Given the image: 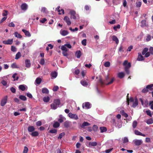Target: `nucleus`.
I'll use <instances>...</instances> for the list:
<instances>
[{
  "label": "nucleus",
  "instance_id": "obj_16",
  "mask_svg": "<svg viewBox=\"0 0 153 153\" xmlns=\"http://www.w3.org/2000/svg\"><path fill=\"white\" fill-rule=\"evenodd\" d=\"M27 130L29 132H32L35 130V128L33 126H30L28 127Z\"/></svg>",
  "mask_w": 153,
  "mask_h": 153
},
{
  "label": "nucleus",
  "instance_id": "obj_40",
  "mask_svg": "<svg viewBox=\"0 0 153 153\" xmlns=\"http://www.w3.org/2000/svg\"><path fill=\"white\" fill-rule=\"evenodd\" d=\"M21 56V54L19 52L16 54L15 59H18L20 58Z\"/></svg>",
  "mask_w": 153,
  "mask_h": 153
},
{
  "label": "nucleus",
  "instance_id": "obj_7",
  "mask_svg": "<svg viewBox=\"0 0 153 153\" xmlns=\"http://www.w3.org/2000/svg\"><path fill=\"white\" fill-rule=\"evenodd\" d=\"M13 39H8L7 40L3 41L2 42L5 45H11L13 43Z\"/></svg>",
  "mask_w": 153,
  "mask_h": 153
},
{
  "label": "nucleus",
  "instance_id": "obj_49",
  "mask_svg": "<svg viewBox=\"0 0 153 153\" xmlns=\"http://www.w3.org/2000/svg\"><path fill=\"white\" fill-rule=\"evenodd\" d=\"M146 113L150 117H152V114L151 113V111L150 110H146Z\"/></svg>",
  "mask_w": 153,
  "mask_h": 153
},
{
  "label": "nucleus",
  "instance_id": "obj_57",
  "mask_svg": "<svg viewBox=\"0 0 153 153\" xmlns=\"http://www.w3.org/2000/svg\"><path fill=\"white\" fill-rule=\"evenodd\" d=\"M11 67L13 68H17V66L16 63H13L11 65Z\"/></svg>",
  "mask_w": 153,
  "mask_h": 153
},
{
  "label": "nucleus",
  "instance_id": "obj_52",
  "mask_svg": "<svg viewBox=\"0 0 153 153\" xmlns=\"http://www.w3.org/2000/svg\"><path fill=\"white\" fill-rule=\"evenodd\" d=\"M82 44L84 46H85L86 45V39H84L81 42Z\"/></svg>",
  "mask_w": 153,
  "mask_h": 153
},
{
  "label": "nucleus",
  "instance_id": "obj_59",
  "mask_svg": "<svg viewBox=\"0 0 153 153\" xmlns=\"http://www.w3.org/2000/svg\"><path fill=\"white\" fill-rule=\"evenodd\" d=\"M149 105L151 106V108L152 109H153V101H151L149 102Z\"/></svg>",
  "mask_w": 153,
  "mask_h": 153
},
{
  "label": "nucleus",
  "instance_id": "obj_43",
  "mask_svg": "<svg viewBox=\"0 0 153 153\" xmlns=\"http://www.w3.org/2000/svg\"><path fill=\"white\" fill-rule=\"evenodd\" d=\"M148 124H150L153 123V120L152 119H149L147 120L146 122Z\"/></svg>",
  "mask_w": 153,
  "mask_h": 153
},
{
  "label": "nucleus",
  "instance_id": "obj_18",
  "mask_svg": "<svg viewBox=\"0 0 153 153\" xmlns=\"http://www.w3.org/2000/svg\"><path fill=\"white\" fill-rule=\"evenodd\" d=\"M42 92L43 94H48L49 93L48 89L46 88H43L42 89Z\"/></svg>",
  "mask_w": 153,
  "mask_h": 153
},
{
  "label": "nucleus",
  "instance_id": "obj_20",
  "mask_svg": "<svg viewBox=\"0 0 153 153\" xmlns=\"http://www.w3.org/2000/svg\"><path fill=\"white\" fill-rule=\"evenodd\" d=\"M97 145V143L96 142H90L88 144V146L89 147L92 146H95Z\"/></svg>",
  "mask_w": 153,
  "mask_h": 153
},
{
  "label": "nucleus",
  "instance_id": "obj_32",
  "mask_svg": "<svg viewBox=\"0 0 153 153\" xmlns=\"http://www.w3.org/2000/svg\"><path fill=\"white\" fill-rule=\"evenodd\" d=\"M65 133L64 132H62V133L60 134L59 137H58V139H61L63 136L65 135Z\"/></svg>",
  "mask_w": 153,
  "mask_h": 153
},
{
  "label": "nucleus",
  "instance_id": "obj_63",
  "mask_svg": "<svg viewBox=\"0 0 153 153\" xmlns=\"http://www.w3.org/2000/svg\"><path fill=\"white\" fill-rule=\"evenodd\" d=\"M151 36L149 35H148L147 36V37H146V40L147 41H149L150 40H151Z\"/></svg>",
  "mask_w": 153,
  "mask_h": 153
},
{
  "label": "nucleus",
  "instance_id": "obj_3",
  "mask_svg": "<svg viewBox=\"0 0 153 153\" xmlns=\"http://www.w3.org/2000/svg\"><path fill=\"white\" fill-rule=\"evenodd\" d=\"M71 15V18L75 19H76V17H77L78 15L76 13V12L74 10H71L70 12Z\"/></svg>",
  "mask_w": 153,
  "mask_h": 153
},
{
  "label": "nucleus",
  "instance_id": "obj_60",
  "mask_svg": "<svg viewBox=\"0 0 153 153\" xmlns=\"http://www.w3.org/2000/svg\"><path fill=\"white\" fill-rule=\"evenodd\" d=\"M97 128L98 127L97 125H94L93 126V129L94 131H96L97 130Z\"/></svg>",
  "mask_w": 153,
  "mask_h": 153
},
{
  "label": "nucleus",
  "instance_id": "obj_51",
  "mask_svg": "<svg viewBox=\"0 0 153 153\" xmlns=\"http://www.w3.org/2000/svg\"><path fill=\"white\" fill-rule=\"evenodd\" d=\"M28 151V148L26 146H25L23 152V153H27Z\"/></svg>",
  "mask_w": 153,
  "mask_h": 153
},
{
  "label": "nucleus",
  "instance_id": "obj_62",
  "mask_svg": "<svg viewBox=\"0 0 153 153\" xmlns=\"http://www.w3.org/2000/svg\"><path fill=\"white\" fill-rule=\"evenodd\" d=\"M11 50L13 52H16V47L13 46L11 47Z\"/></svg>",
  "mask_w": 153,
  "mask_h": 153
},
{
  "label": "nucleus",
  "instance_id": "obj_14",
  "mask_svg": "<svg viewBox=\"0 0 153 153\" xmlns=\"http://www.w3.org/2000/svg\"><path fill=\"white\" fill-rule=\"evenodd\" d=\"M111 38L113 41H115L117 44H118L119 40L116 36L115 35L111 37Z\"/></svg>",
  "mask_w": 153,
  "mask_h": 153
},
{
  "label": "nucleus",
  "instance_id": "obj_15",
  "mask_svg": "<svg viewBox=\"0 0 153 153\" xmlns=\"http://www.w3.org/2000/svg\"><path fill=\"white\" fill-rule=\"evenodd\" d=\"M134 133L137 135H140L143 137L146 136L145 134H142V133L137 130H135L134 131Z\"/></svg>",
  "mask_w": 153,
  "mask_h": 153
},
{
  "label": "nucleus",
  "instance_id": "obj_13",
  "mask_svg": "<svg viewBox=\"0 0 153 153\" xmlns=\"http://www.w3.org/2000/svg\"><path fill=\"white\" fill-rule=\"evenodd\" d=\"M138 105V101L137 98L136 97L135 98V101L132 105V107L133 108H135Z\"/></svg>",
  "mask_w": 153,
  "mask_h": 153
},
{
  "label": "nucleus",
  "instance_id": "obj_44",
  "mask_svg": "<svg viewBox=\"0 0 153 153\" xmlns=\"http://www.w3.org/2000/svg\"><path fill=\"white\" fill-rule=\"evenodd\" d=\"M148 49L147 48H145L142 52V53L143 55H144L146 52H147Z\"/></svg>",
  "mask_w": 153,
  "mask_h": 153
},
{
  "label": "nucleus",
  "instance_id": "obj_45",
  "mask_svg": "<svg viewBox=\"0 0 153 153\" xmlns=\"http://www.w3.org/2000/svg\"><path fill=\"white\" fill-rule=\"evenodd\" d=\"M137 123L136 121H133L132 124V127L133 128H135L137 125Z\"/></svg>",
  "mask_w": 153,
  "mask_h": 153
},
{
  "label": "nucleus",
  "instance_id": "obj_4",
  "mask_svg": "<svg viewBox=\"0 0 153 153\" xmlns=\"http://www.w3.org/2000/svg\"><path fill=\"white\" fill-rule=\"evenodd\" d=\"M82 107L83 108H84V107H85L86 109H88L91 108V105L89 102H85V103H83Z\"/></svg>",
  "mask_w": 153,
  "mask_h": 153
},
{
  "label": "nucleus",
  "instance_id": "obj_53",
  "mask_svg": "<svg viewBox=\"0 0 153 153\" xmlns=\"http://www.w3.org/2000/svg\"><path fill=\"white\" fill-rule=\"evenodd\" d=\"M149 91V90L147 89V87L143 89L142 91V92L143 93H146Z\"/></svg>",
  "mask_w": 153,
  "mask_h": 153
},
{
  "label": "nucleus",
  "instance_id": "obj_8",
  "mask_svg": "<svg viewBox=\"0 0 153 153\" xmlns=\"http://www.w3.org/2000/svg\"><path fill=\"white\" fill-rule=\"evenodd\" d=\"M64 20L66 22L68 25H70L71 24L69 18L67 16H65L64 19Z\"/></svg>",
  "mask_w": 153,
  "mask_h": 153
},
{
  "label": "nucleus",
  "instance_id": "obj_38",
  "mask_svg": "<svg viewBox=\"0 0 153 153\" xmlns=\"http://www.w3.org/2000/svg\"><path fill=\"white\" fill-rule=\"evenodd\" d=\"M19 88L22 91H24L25 89V87L24 85H20L19 87Z\"/></svg>",
  "mask_w": 153,
  "mask_h": 153
},
{
  "label": "nucleus",
  "instance_id": "obj_19",
  "mask_svg": "<svg viewBox=\"0 0 153 153\" xmlns=\"http://www.w3.org/2000/svg\"><path fill=\"white\" fill-rule=\"evenodd\" d=\"M22 31L24 32L25 35L28 37H30L31 36L30 33L27 30L25 29H22Z\"/></svg>",
  "mask_w": 153,
  "mask_h": 153
},
{
  "label": "nucleus",
  "instance_id": "obj_10",
  "mask_svg": "<svg viewBox=\"0 0 153 153\" xmlns=\"http://www.w3.org/2000/svg\"><path fill=\"white\" fill-rule=\"evenodd\" d=\"M134 143L135 145L139 146L142 143V141L141 140H137L134 141Z\"/></svg>",
  "mask_w": 153,
  "mask_h": 153
},
{
  "label": "nucleus",
  "instance_id": "obj_17",
  "mask_svg": "<svg viewBox=\"0 0 153 153\" xmlns=\"http://www.w3.org/2000/svg\"><path fill=\"white\" fill-rule=\"evenodd\" d=\"M80 83L84 86H87L88 85V83L85 80L82 79L81 80Z\"/></svg>",
  "mask_w": 153,
  "mask_h": 153
},
{
  "label": "nucleus",
  "instance_id": "obj_61",
  "mask_svg": "<svg viewBox=\"0 0 153 153\" xmlns=\"http://www.w3.org/2000/svg\"><path fill=\"white\" fill-rule=\"evenodd\" d=\"M146 20H142L141 21V24H142V26H144L146 25Z\"/></svg>",
  "mask_w": 153,
  "mask_h": 153
},
{
  "label": "nucleus",
  "instance_id": "obj_25",
  "mask_svg": "<svg viewBox=\"0 0 153 153\" xmlns=\"http://www.w3.org/2000/svg\"><path fill=\"white\" fill-rule=\"evenodd\" d=\"M30 134L33 137H36L37 136H38L39 133L37 131H33Z\"/></svg>",
  "mask_w": 153,
  "mask_h": 153
},
{
  "label": "nucleus",
  "instance_id": "obj_24",
  "mask_svg": "<svg viewBox=\"0 0 153 153\" xmlns=\"http://www.w3.org/2000/svg\"><path fill=\"white\" fill-rule=\"evenodd\" d=\"M26 66L27 68L29 67L30 66V61L29 59H26L25 61Z\"/></svg>",
  "mask_w": 153,
  "mask_h": 153
},
{
  "label": "nucleus",
  "instance_id": "obj_11",
  "mask_svg": "<svg viewBox=\"0 0 153 153\" xmlns=\"http://www.w3.org/2000/svg\"><path fill=\"white\" fill-rule=\"evenodd\" d=\"M21 8L22 10H25L27 9V5L25 3H23L21 5Z\"/></svg>",
  "mask_w": 153,
  "mask_h": 153
},
{
  "label": "nucleus",
  "instance_id": "obj_22",
  "mask_svg": "<svg viewBox=\"0 0 153 153\" xmlns=\"http://www.w3.org/2000/svg\"><path fill=\"white\" fill-rule=\"evenodd\" d=\"M76 56L77 58H79L81 55V52L80 51H77L76 52Z\"/></svg>",
  "mask_w": 153,
  "mask_h": 153
},
{
  "label": "nucleus",
  "instance_id": "obj_1",
  "mask_svg": "<svg viewBox=\"0 0 153 153\" xmlns=\"http://www.w3.org/2000/svg\"><path fill=\"white\" fill-rule=\"evenodd\" d=\"M109 77L108 75H107L105 77V79L104 81H103L102 79H100L99 80V82L100 84L102 85L104 84H105L106 85H108L112 84L114 80V78L111 79L110 81L106 83V82H108L109 79Z\"/></svg>",
  "mask_w": 153,
  "mask_h": 153
},
{
  "label": "nucleus",
  "instance_id": "obj_21",
  "mask_svg": "<svg viewBox=\"0 0 153 153\" xmlns=\"http://www.w3.org/2000/svg\"><path fill=\"white\" fill-rule=\"evenodd\" d=\"M68 32L66 30H63L60 31L61 34L63 36H65L68 34Z\"/></svg>",
  "mask_w": 153,
  "mask_h": 153
},
{
  "label": "nucleus",
  "instance_id": "obj_36",
  "mask_svg": "<svg viewBox=\"0 0 153 153\" xmlns=\"http://www.w3.org/2000/svg\"><path fill=\"white\" fill-rule=\"evenodd\" d=\"M49 132L51 134H56L57 132V130L55 129H51L49 131Z\"/></svg>",
  "mask_w": 153,
  "mask_h": 153
},
{
  "label": "nucleus",
  "instance_id": "obj_56",
  "mask_svg": "<svg viewBox=\"0 0 153 153\" xmlns=\"http://www.w3.org/2000/svg\"><path fill=\"white\" fill-rule=\"evenodd\" d=\"M45 63V61L44 59L43 58H42L41 59L40 62V64L41 65H43Z\"/></svg>",
  "mask_w": 153,
  "mask_h": 153
},
{
  "label": "nucleus",
  "instance_id": "obj_27",
  "mask_svg": "<svg viewBox=\"0 0 153 153\" xmlns=\"http://www.w3.org/2000/svg\"><path fill=\"white\" fill-rule=\"evenodd\" d=\"M15 36L19 38H21L22 37V36L19 33H18L17 32H15L14 33Z\"/></svg>",
  "mask_w": 153,
  "mask_h": 153
},
{
  "label": "nucleus",
  "instance_id": "obj_6",
  "mask_svg": "<svg viewBox=\"0 0 153 153\" xmlns=\"http://www.w3.org/2000/svg\"><path fill=\"white\" fill-rule=\"evenodd\" d=\"M123 65L125 66V68H130L131 67V64L130 62H128L127 60H125L123 63Z\"/></svg>",
  "mask_w": 153,
  "mask_h": 153
},
{
  "label": "nucleus",
  "instance_id": "obj_47",
  "mask_svg": "<svg viewBox=\"0 0 153 153\" xmlns=\"http://www.w3.org/2000/svg\"><path fill=\"white\" fill-rule=\"evenodd\" d=\"M61 49L63 51H67L68 49L66 48V47L65 45H62L61 48Z\"/></svg>",
  "mask_w": 153,
  "mask_h": 153
},
{
  "label": "nucleus",
  "instance_id": "obj_50",
  "mask_svg": "<svg viewBox=\"0 0 153 153\" xmlns=\"http://www.w3.org/2000/svg\"><path fill=\"white\" fill-rule=\"evenodd\" d=\"M128 140L127 137H125L123 139V143H126L128 142Z\"/></svg>",
  "mask_w": 153,
  "mask_h": 153
},
{
  "label": "nucleus",
  "instance_id": "obj_5",
  "mask_svg": "<svg viewBox=\"0 0 153 153\" xmlns=\"http://www.w3.org/2000/svg\"><path fill=\"white\" fill-rule=\"evenodd\" d=\"M7 101V96H5L3 99H2L1 101V105L2 106H4L6 103Z\"/></svg>",
  "mask_w": 153,
  "mask_h": 153
},
{
  "label": "nucleus",
  "instance_id": "obj_33",
  "mask_svg": "<svg viewBox=\"0 0 153 153\" xmlns=\"http://www.w3.org/2000/svg\"><path fill=\"white\" fill-rule=\"evenodd\" d=\"M51 76L53 78H55L56 77L57 75V72L54 71L53 72H52L51 74Z\"/></svg>",
  "mask_w": 153,
  "mask_h": 153
},
{
  "label": "nucleus",
  "instance_id": "obj_42",
  "mask_svg": "<svg viewBox=\"0 0 153 153\" xmlns=\"http://www.w3.org/2000/svg\"><path fill=\"white\" fill-rule=\"evenodd\" d=\"M57 105H56L54 102L51 105V108L53 109H56L57 108Z\"/></svg>",
  "mask_w": 153,
  "mask_h": 153
},
{
  "label": "nucleus",
  "instance_id": "obj_46",
  "mask_svg": "<svg viewBox=\"0 0 153 153\" xmlns=\"http://www.w3.org/2000/svg\"><path fill=\"white\" fill-rule=\"evenodd\" d=\"M110 63L109 62H107L105 63L104 65L105 67H108L110 66Z\"/></svg>",
  "mask_w": 153,
  "mask_h": 153
},
{
  "label": "nucleus",
  "instance_id": "obj_29",
  "mask_svg": "<svg viewBox=\"0 0 153 153\" xmlns=\"http://www.w3.org/2000/svg\"><path fill=\"white\" fill-rule=\"evenodd\" d=\"M124 73L122 72H120L118 74V77L120 78H123L124 77Z\"/></svg>",
  "mask_w": 153,
  "mask_h": 153
},
{
  "label": "nucleus",
  "instance_id": "obj_54",
  "mask_svg": "<svg viewBox=\"0 0 153 153\" xmlns=\"http://www.w3.org/2000/svg\"><path fill=\"white\" fill-rule=\"evenodd\" d=\"M120 25H118L117 26H114V29L115 31L117 30V29H120Z\"/></svg>",
  "mask_w": 153,
  "mask_h": 153
},
{
  "label": "nucleus",
  "instance_id": "obj_55",
  "mask_svg": "<svg viewBox=\"0 0 153 153\" xmlns=\"http://www.w3.org/2000/svg\"><path fill=\"white\" fill-rule=\"evenodd\" d=\"M59 87L57 86H54L53 89V90L54 91H56L59 89Z\"/></svg>",
  "mask_w": 153,
  "mask_h": 153
},
{
  "label": "nucleus",
  "instance_id": "obj_26",
  "mask_svg": "<svg viewBox=\"0 0 153 153\" xmlns=\"http://www.w3.org/2000/svg\"><path fill=\"white\" fill-rule=\"evenodd\" d=\"M146 87L147 89L149 91H152L153 90L152 87H153V84H151L146 86Z\"/></svg>",
  "mask_w": 153,
  "mask_h": 153
},
{
  "label": "nucleus",
  "instance_id": "obj_35",
  "mask_svg": "<svg viewBox=\"0 0 153 153\" xmlns=\"http://www.w3.org/2000/svg\"><path fill=\"white\" fill-rule=\"evenodd\" d=\"M142 4V2L141 1H139L136 2L135 3V5L137 7L139 8L140 7Z\"/></svg>",
  "mask_w": 153,
  "mask_h": 153
},
{
  "label": "nucleus",
  "instance_id": "obj_28",
  "mask_svg": "<svg viewBox=\"0 0 153 153\" xmlns=\"http://www.w3.org/2000/svg\"><path fill=\"white\" fill-rule=\"evenodd\" d=\"M90 125V124L88 123L87 122H84L82 124L81 126V127L82 128H83L85 126H88Z\"/></svg>",
  "mask_w": 153,
  "mask_h": 153
},
{
  "label": "nucleus",
  "instance_id": "obj_12",
  "mask_svg": "<svg viewBox=\"0 0 153 153\" xmlns=\"http://www.w3.org/2000/svg\"><path fill=\"white\" fill-rule=\"evenodd\" d=\"M138 55L137 59V60L139 61H142L144 60V57L140 53H138Z\"/></svg>",
  "mask_w": 153,
  "mask_h": 153
},
{
  "label": "nucleus",
  "instance_id": "obj_64",
  "mask_svg": "<svg viewBox=\"0 0 153 153\" xmlns=\"http://www.w3.org/2000/svg\"><path fill=\"white\" fill-rule=\"evenodd\" d=\"M149 52L151 54L153 55V47H150L149 49Z\"/></svg>",
  "mask_w": 153,
  "mask_h": 153
},
{
  "label": "nucleus",
  "instance_id": "obj_39",
  "mask_svg": "<svg viewBox=\"0 0 153 153\" xmlns=\"http://www.w3.org/2000/svg\"><path fill=\"white\" fill-rule=\"evenodd\" d=\"M50 98L49 97H45L43 98V100L45 102H48L50 100Z\"/></svg>",
  "mask_w": 153,
  "mask_h": 153
},
{
  "label": "nucleus",
  "instance_id": "obj_41",
  "mask_svg": "<svg viewBox=\"0 0 153 153\" xmlns=\"http://www.w3.org/2000/svg\"><path fill=\"white\" fill-rule=\"evenodd\" d=\"M36 83L38 84H39L41 82L42 79L40 78H37L35 81Z\"/></svg>",
  "mask_w": 153,
  "mask_h": 153
},
{
  "label": "nucleus",
  "instance_id": "obj_23",
  "mask_svg": "<svg viewBox=\"0 0 153 153\" xmlns=\"http://www.w3.org/2000/svg\"><path fill=\"white\" fill-rule=\"evenodd\" d=\"M53 102L58 106L60 104V101L59 99H56L54 100Z\"/></svg>",
  "mask_w": 153,
  "mask_h": 153
},
{
  "label": "nucleus",
  "instance_id": "obj_9",
  "mask_svg": "<svg viewBox=\"0 0 153 153\" xmlns=\"http://www.w3.org/2000/svg\"><path fill=\"white\" fill-rule=\"evenodd\" d=\"M69 117L72 118H74L76 120L78 119V116L76 114H74L71 113H69L68 114Z\"/></svg>",
  "mask_w": 153,
  "mask_h": 153
},
{
  "label": "nucleus",
  "instance_id": "obj_37",
  "mask_svg": "<svg viewBox=\"0 0 153 153\" xmlns=\"http://www.w3.org/2000/svg\"><path fill=\"white\" fill-rule=\"evenodd\" d=\"M19 97V99H20L21 100L23 101H25L26 100H27V98L26 97L23 95H20Z\"/></svg>",
  "mask_w": 153,
  "mask_h": 153
},
{
  "label": "nucleus",
  "instance_id": "obj_48",
  "mask_svg": "<svg viewBox=\"0 0 153 153\" xmlns=\"http://www.w3.org/2000/svg\"><path fill=\"white\" fill-rule=\"evenodd\" d=\"M16 75L17 74L15 73L14 74H13L12 76L13 78L14 79V81L15 80H17L19 79V77L18 76H17L16 78Z\"/></svg>",
  "mask_w": 153,
  "mask_h": 153
},
{
  "label": "nucleus",
  "instance_id": "obj_34",
  "mask_svg": "<svg viewBox=\"0 0 153 153\" xmlns=\"http://www.w3.org/2000/svg\"><path fill=\"white\" fill-rule=\"evenodd\" d=\"M69 122L66 121L64 123V125L65 127L68 128L69 126Z\"/></svg>",
  "mask_w": 153,
  "mask_h": 153
},
{
  "label": "nucleus",
  "instance_id": "obj_30",
  "mask_svg": "<svg viewBox=\"0 0 153 153\" xmlns=\"http://www.w3.org/2000/svg\"><path fill=\"white\" fill-rule=\"evenodd\" d=\"M60 126V124L59 123L57 122H55L54 123L53 125V127L54 128H57L59 127Z\"/></svg>",
  "mask_w": 153,
  "mask_h": 153
},
{
  "label": "nucleus",
  "instance_id": "obj_31",
  "mask_svg": "<svg viewBox=\"0 0 153 153\" xmlns=\"http://www.w3.org/2000/svg\"><path fill=\"white\" fill-rule=\"evenodd\" d=\"M100 129L101 133H103L107 131V128L105 127H100Z\"/></svg>",
  "mask_w": 153,
  "mask_h": 153
},
{
  "label": "nucleus",
  "instance_id": "obj_58",
  "mask_svg": "<svg viewBox=\"0 0 153 153\" xmlns=\"http://www.w3.org/2000/svg\"><path fill=\"white\" fill-rule=\"evenodd\" d=\"M7 11L6 10H4L3 11V13H2L3 16H6L7 15Z\"/></svg>",
  "mask_w": 153,
  "mask_h": 153
},
{
  "label": "nucleus",
  "instance_id": "obj_2",
  "mask_svg": "<svg viewBox=\"0 0 153 153\" xmlns=\"http://www.w3.org/2000/svg\"><path fill=\"white\" fill-rule=\"evenodd\" d=\"M111 123L116 127H118L119 128H121L122 126V123L121 122H119L118 120H116L114 119H112L111 120Z\"/></svg>",
  "mask_w": 153,
  "mask_h": 153
}]
</instances>
